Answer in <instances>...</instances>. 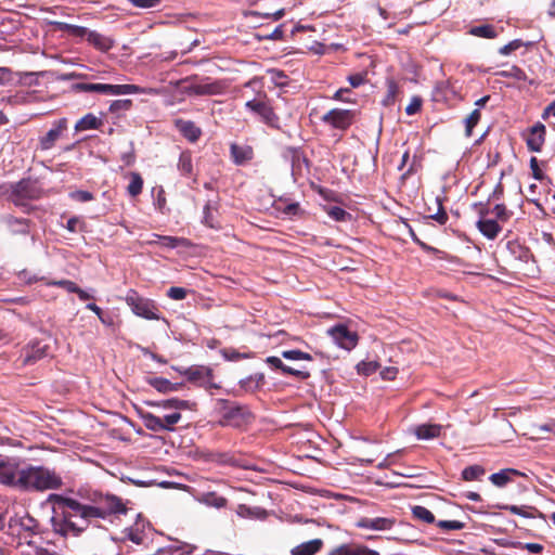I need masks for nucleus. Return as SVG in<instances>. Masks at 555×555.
I'll return each mask as SVG.
<instances>
[{"label":"nucleus","instance_id":"1","mask_svg":"<svg viewBox=\"0 0 555 555\" xmlns=\"http://www.w3.org/2000/svg\"><path fill=\"white\" fill-rule=\"evenodd\" d=\"M72 509L79 514L82 522L90 525L94 519H107L114 515L127 513L122 500L114 494L93 492L89 495V503H80L77 500H61Z\"/></svg>","mask_w":555,"mask_h":555},{"label":"nucleus","instance_id":"2","mask_svg":"<svg viewBox=\"0 0 555 555\" xmlns=\"http://www.w3.org/2000/svg\"><path fill=\"white\" fill-rule=\"evenodd\" d=\"M17 491L44 492L63 487V479L55 472L43 465L21 464Z\"/></svg>","mask_w":555,"mask_h":555},{"label":"nucleus","instance_id":"3","mask_svg":"<svg viewBox=\"0 0 555 555\" xmlns=\"http://www.w3.org/2000/svg\"><path fill=\"white\" fill-rule=\"evenodd\" d=\"M61 500H73L61 494L52 493L48 502L53 504L54 516L52 517L53 530L63 537H79L88 527V521L82 522L79 514L63 503Z\"/></svg>","mask_w":555,"mask_h":555},{"label":"nucleus","instance_id":"4","mask_svg":"<svg viewBox=\"0 0 555 555\" xmlns=\"http://www.w3.org/2000/svg\"><path fill=\"white\" fill-rule=\"evenodd\" d=\"M214 412L218 416V424L223 427L241 428L254 420L253 413L246 405L228 399H217Z\"/></svg>","mask_w":555,"mask_h":555},{"label":"nucleus","instance_id":"5","mask_svg":"<svg viewBox=\"0 0 555 555\" xmlns=\"http://www.w3.org/2000/svg\"><path fill=\"white\" fill-rule=\"evenodd\" d=\"M75 89L81 92H94L105 95H120V94H158V91L153 88H141L137 85H109V83H93V82H78Z\"/></svg>","mask_w":555,"mask_h":555},{"label":"nucleus","instance_id":"6","mask_svg":"<svg viewBox=\"0 0 555 555\" xmlns=\"http://www.w3.org/2000/svg\"><path fill=\"white\" fill-rule=\"evenodd\" d=\"M146 404L150 406H155L162 409L164 411H172L170 413L162 414L163 423L166 426L167 430H173L176 424H178L181 420V410L192 409L194 403L188 400H181L178 398H171L163 401H146Z\"/></svg>","mask_w":555,"mask_h":555},{"label":"nucleus","instance_id":"7","mask_svg":"<svg viewBox=\"0 0 555 555\" xmlns=\"http://www.w3.org/2000/svg\"><path fill=\"white\" fill-rule=\"evenodd\" d=\"M60 29L67 31L69 35L80 38H86L87 41L101 52L109 51L114 46V40L105 35L95 30H90L86 27L60 23Z\"/></svg>","mask_w":555,"mask_h":555},{"label":"nucleus","instance_id":"8","mask_svg":"<svg viewBox=\"0 0 555 555\" xmlns=\"http://www.w3.org/2000/svg\"><path fill=\"white\" fill-rule=\"evenodd\" d=\"M125 300L135 315L146 320H162L155 301L141 297L135 291L130 289ZM163 320L166 321L164 318Z\"/></svg>","mask_w":555,"mask_h":555},{"label":"nucleus","instance_id":"9","mask_svg":"<svg viewBox=\"0 0 555 555\" xmlns=\"http://www.w3.org/2000/svg\"><path fill=\"white\" fill-rule=\"evenodd\" d=\"M10 189L9 199L15 206H25L28 201L37 199L41 194V189L37 181L31 179H22L11 184Z\"/></svg>","mask_w":555,"mask_h":555},{"label":"nucleus","instance_id":"10","mask_svg":"<svg viewBox=\"0 0 555 555\" xmlns=\"http://www.w3.org/2000/svg\"><path fill=\"white\" fill-rule=\"evenodd\" d=\"M245 107L248 111L259 115L266 125L273 127V128L279 127V117L274 113L269 101L266 99V95L259 96L258 99L247 101L245 103Z\"/></svg>","mask_w":555,"mask_h":555},{"label":"nucleus","instance_id":"11","mask_svg":"<svg viewBox=\"0 0 555 555\" xmlns=\"http://www.w3.org/2000/svg\"><path fill=\"white\" fill-rule=\"evenodd\" d=\"M229 85L225 80L205 78L199 82L192 83L188 88V92L195 95H221L225 93Z\"/></svg>","mask_w":555,"mask_h":555},{"label":"nucleus","instance_id":"12","mask_svg":"<svg viewBox=\"0 0 555 555\" xmlns=\"http://www.w3.org/2000/svg\"><path fill=\"white\" fill-rule=\"evenodd\" d=\"M327 334L332 337L337 346L348 351L353 349L359 340L358 334L353 331H350L344 324H337L328 328Z\"/></svg>","mask_w":555,"mask_h":555},{"label":"nucleus","instance_id":"13","mask_svg":"<svg viewBox=\"0 0 555 555\" xmlns=\"http://www.w3.org/2000/svg\"><path fill=\"white\" fill-rule=\"evenodd\" d=\"M21 463L15 459L0 460V485L17 490Z\"/></svg>","mask_w":555,"mask_h":555},{"label":"nucleus","instance_id":"14","mask_svg":"<svg viewBox=\"0 0 555 555\" xmlns=\"http://www.w3.org/2000/svg\"><path fill=\"white\" fill-rule=\"evenodd\" d=\"M173 370L179 372L181 375L186 376L188 380L193 383H199L206 387H217L212 384V371L209 367L203 365H193L188 369H179L172 366Z\"/></svg>","mask_w":555,"mask_h":555},{"label":"nucleus","instance_id":"15","mask_svg":"<svg viewBox=\"0 0 555 555\" xmlns=\"http://www.w3.org/2000/svg\"><path fill=\"white\" fill-rule=\"evenodd\" d=\"M354 119V112L350 109L334 108L322 116V121L333 128L346 130Z\"/></svg>","mask_w":555,"mask_h":555},{"label":"nucleus","instance_id":"16","mask_svg":"<svg viewBox=\"0 0 555 555\" xmlns=\"http://www.w3.org/2000/svg\"><path fill=\"white\" fill-rule=\"evenodd\" d=\"M396 524L393 517H361L357 520L356 526L360 529L387 531Z\"/></svg>","mask_w":555,"mask_h":555},{"label":"nucleus","instance_id":"17","mask_svg":"<svg viewBox=\"0 0 555 555\" xmlns=\"http://www.w3.org/2000/svg\"><path fill=\"white\" fill-rule=\"evenodd\" d=\"M67 128V119L61 118L53 122V127L39 139V147L42 151L51 150Z\"/></svg>","mask_w":555,"mask_h":555},{"label":"nucleus","instance_id":"18","mask_svg":"<svg viewBox=\"0 0 555 555\" xmlns=\"http://www.w3.org/2000/svg\"><path fill=\"white\" fill-rule=\"evenodd\" d=\"M327 555H380L377 551L360 543H344L333 547Z\"/></svg>","mask_w":555,"mask_h":555},{"label":"nucleus","instance_id":"19","mask_svg":"<svg viewBox=\"0 0 555 555\" xmlns=\"http://www.w3.org/2000/svg\"><path fill=\"white\" fill-rule=\"evenodd\" d=\"M146 526L147 522L145 519H143L141 515H138L134 524L124 529V538L137 545L142 544L146 539Z\"/></svg>","mask_w":555,"mask_h":555},{"label":"nucleus","instance_id":"20","mask_svg":"<svg viewBox=\"0 0 555 555\" xmlns=\"http://www.w3.org/2000/svg\"><path fill=\"white\" fill-rule=\"evenodd\" d=\"M545 141V126L541 122L534 124L526 138V143L531 152H540Z\"/></svg>","mask_w":555,"mask_h":555},{"label":"nucleus","instance_id":"21","mask_svg":"<svg viewBox=\"0 0 555 555\" xmlns=\"http://www.w3.org/2000/svg\"><path fill=\"white\" fill-rule=\"evenodd\" d=\"M48 345L42 341H34L24 349L23 364H33L48 356Z\"/></svg>","mask_w":555,"mask_h":555},{"label":"nucleus","instance_id":"22","mask_svg":"<svg viewBox=\"0 0 555 555\" xmlns=\"http://www.w3.org/2000/svg\"><path fill=\"white\" fill-rule=\"evenodd\" d=\"M518 477H527V475L515 468H504L498 473L490 475L489 480L498 488H503L509 482H514Z\"/></svg>","mask_w":555,"mask_h":555},{"label":"nucleus","instance_id":"23","mask_svg":"<svg viewBox=\"0 0 555 555\" xmlns=\"http://www.w3.org/2000/svg\"><path fill=\"white\" fill-rule=\"evenodd\" d=\"M175 127L181 132V134L190 142H196L202 135V130L191 120H184L178 118L175 120Z\"/></svg>","mask_w":555,"mask_h":555},{"label":"nucleus","instance_id":"24","mask_svg":"<svg viewBox=\"0 0 555 555\" xmlns=\"http://www.w3.org/2000/svg\"><path fill=\"white\" fill-rule=\"evenodd\" d=\"M2 220L12 234L26 235L29 233L30 221L28 219L16 218L14 216L8 215V216L3 217Z\"/></svg>","mask_w":555,"mask_h":555},{"label":"nucleus","instance_id":"25","mask_svg":"<svg viewBox=\"0 0 555 555\" xmlns=\"http://www.w3.org/2000/svg\"><path fill=\"white\" fill-rule=\"evenodd\" d=\"M322 539H313L304 542L291 550L292 555H315L323 547Z\"/></svg>","mask_w":555,"mask_h":555},{"label":"nucleus","instance_id":"26","mask_svg":"<svg viewBox=\"0 0 555 555\" xmlns=\"http://www.w3.org/2000/svg\"><path fill=\"white\" fill-rule=\"evenodd\" d=\"M139 416L144 426L152 431H168L163 423L162 416L155 415L151 412L139 411Z\"/></svg>","mask_w":555,"mask_h":555},{"label":"nucleus","instance_id":"27","mask_svg":"<svg viewBox=\"0 0 555 555\" xmlns=\"http://www.w3.org/2000/svg\"><path fill=\"white\" fill-rule=\"evenodd\" d=\"M441 429L439 424H421L415 427L414 434L420 440H428L439 437Z\"/></svg>","mask_w":555,"mask_h":555},{"label":"nucleus","instance_id":"28","mask_svg":"<svg viewBox=\"0 0 555 555\" xmlns=\"http://www.w3.org/2000/svg\"><path fill=\"white\" fill-rule=\"evenodd\" d=\"M478 230L489 240H494L501 231L496 220L493 219H480L477 221Z\"/></svg>","mask_w":555,"mask_h":555},{"label":"nucleus","instance_id":"29","mask_svg":"<svg viewBox=\"0 0 555 555\" xmlns=\"http://www.w3.org/2000/svg\"><path fill=\"white\" fill-rule=\"evenodd\" d=\"M501 509L508 511L509 513L514 515L521 516L524 518H535L540 512L538 508L530 506V505H499L498 506Z\"/></svg>","mask_w":555,"mask_h":555},{"label":"nucleus","instance_id":"30","mask_svg":"<svg viewBox=\"0 0 555 555\" xmlns=\"http://www.w3.org/2000/svg\"><path fill=\"white\" fill-rule=\"evenodd\" d=\"M231 156L236 165H242L253 157V150L249 146L238 144L231 145Z\"/></svg>","mask_w":555,"mask_h":555},{"label":"nucleus","instance_id":"31","mask_svg":"<svg viewBox=\"0 0 555 555\" xmlns=\"http://www.w3.org/2000/svg\"><path fill=\"white\" fill-rule=\"evenodd\" d=\"M146 383L159 392L167 393L177 391L179 389L178 384L171 383L169 379L163 377H150Z\"/></svg>","mask_w":555,"mask_h":555},{"label":"nucleus","instance_id":"32","mask_svg":"<svg viewBox=\"0 0 555 555\" xmlns=\"http://www.w3.org/2000/svg\"><path fill=\"white\" fill-rule=\"evenodd\" d=\"M177 167L181 176L186 178L193 176V159L190 151L181 152Z\"/></svg>","mask_w":555,"mask_h":555},{"label":"nucleus","instance_id":"33","mask_svg":"<svg viewBox=\"0 0 555 555\" xmlns=\"http://www.w3.org/2000/svg\"><path fill=\"white\" fill-rule=\"evenodd\" d=\"M101 125V119H99L93 114H87L77 121V124L75 125V129L76 131L99 129Z\"/></svg>","mask_w":555,"mask_h":555},{"label":"nucleus","instance_id":"34","mask_svg":"<svg viewBox=\"0 0 555 555\" xmlns=\"http://www.w3.org/2000/svg\"><path fill=\"white\" fill-rule=\"evenodd\" d=\"M436 210L433 211L431 207H428L430 211L429 218L437 221L439 224H446L448 221V215L443 207V201L441 197L437 196L435 198Z\"/></svg>","mask_w":555,"mask_h":555},{"label":"nucleus","instance_id":"35","mask_svg":"<svg viewBox=\"0 0 555 555\" xmlns=\"http://www.w3.org/2000/svg\"><path fill=\"white\" fill-rule=\"evenodd\" d=\"M129 179L130 182L127 186V192L131 197H137L142 192L143 179L139 172H130Z\"/></svg>","mask_w":555,"mask_h":555},{"label":"nucleus","instance_id":"36","mask_svg":"<svg viewBox=\"0 0 555 555\" xmlns=\"http://www.w3.org/2000/svg\"><path fill=\"white\" fill-rule=\"evenodd\" d=\"M412 515L415 519L425 522V524H434L435 522V516L434 514L422 505H415L411 508Z\"/></svg>","mask_w":555,"mask_h":555},{"label":"nucleus","instance_id":"37","mask_svg":"<svg viewBox=\"0 0 555 555\" xmlns=\"http://www.w3.org/2000/svg\"><path fill=\"white\" fill-rule=\"evenodd\" d=\"M469 33L476 37H481V38H487V39H492L498 36V31L495 30L494 26L489 25V24L475 26L470 29Z\"/></svg>","mask_w":555,"mask_h":555},{"label":"nucleus","instance_id":"38","mask_svg":"<svg viewBox=\"0 0 555 555\" xmlns=\"http://www.w3.org/2000/svg\"><path fill=\"white\" fill-rule=\"evenodd\" d=\"M266 514V511L259 507H250L245 504H241L237 507V515L244 518H263Z\"/></svg>","mask_w":555,"mask_h":555},{"label":"nucleus","instance_id":"39","mask_svg":"<svg viewBox=\"0 0 555 555\" xmlns=\"http://www.w3.org/2000/svg\"><path fill=\"white\" fill-rule=\"evenodd\" d=\"M327 215L335 221L346 222L351 219V215L344 208L338 206H331L326 209Z\"/></svg>","mask_w":555,"mask_h":555},{"label":"nucleus","instance_id":"40","mask_svg":"<svg viewBox=\"0 0 555 555\" xmlns=\"http://www.w3.org/2000/svg\"><path fill=\"white\" fill-rule=\"evenodd\" d=\"M485 474V469L480 465H472L467 466L462 472V477L466 481H473L478 479L480 476Z\"/></svg>","mask_w":555,"mask_h":555},{"label":"nucleus","instance_id":"41","mask_svg":"<svg viewBox=\"0 0 555 555\" xmlns=\"http://www.w3.org/2000/svg\"><path fill=\"white\" fill-rule=\"evenodd\" d=\"M502 77L514 78L519 81H525L527 79L526 73L518 66L513 65L509 68L500 72Z\"/></svg>","mask_w":555,"mask_h":555},{"label":"nucleus","instance_id":"42","mask_svg":"<svg viewBox=\"0 0 555 555\" xmlns=\"http://www.w3.org/2000/svg\"><path fill=\"white\" fill-rule=\"evenodd\" d=\"M481 113L479 108H475L465 119V132L467 137L472 135L473 128L479 122Z\"/></svg>","mask_w":555,"mask_h":555},{"label":"nucleus","instance_id":"43","mask_svg":"<svg viewBox=\"0 0 555 555\" xmlns=\"http://www.w3.org/2000/svg\"><path fill=\"white\" fill-rule=\"evenodd\" d=\"M379 367L380 365L376 361H362L357 365L358 373L365 376L372 375Z\"/></svg>","mask_w":555,"mask_h":555},{"label":"nucleus","instance_id":"44","mask_svg":"<svg viewBox=\"0 0 555 555\" xmlns=\"http://www.w3.org/2000/svg\"><path fill=\"white\" fill-rule=\"evenodd\" d=\"M210 202H207L203 209V223L209 228H216L215 217H214V210Z\"/></svg>","mask_w":555,"mask_h":555},{"label":"nucleus","instance_id":"45","mask_svg":"<svg viewBox=\"0 0 555 555\" xmlns=\"http://www.w3.org/2000/svg\"><path fill=\"white\" fill-rule=\"evenodd\" d=\"M282 357L287 360H307L311 361L312 357L310 353L300 350H284Z\"/></svg>","mask_w":555,"mask_h":555},{"label":"nucleus","instance_id":"46","mask_svg":"<svg viewBox=\"0 0 555 555\" xmlns=\"http://www.w3.org/2000/svg\"><path fill=\"white\" fill-rule=\"evenodd\" d=\"M437 526L446 531H457L464 529L465 524L459 520H439Z\"/></svg>","mask_w":555,"mask_h":555},{"label":"nucleus","instance_id":"47","mask_svg":"<svg viewBox=\"0 0 555 555\" xmlns=\"http://www.w3.org/2000/svg\"><path fill=\"white\" fill-rule=\"evenodd\" d=\"M449 83L447 81H439L434 89V99L436 101L446 100L448 98Z\"/></svg>","mask_w":555,"mask_h":555},{"label":"nucleus","instance_id":"48","mask_svg":"<svg viewBox=\"0 0 555 555\" xmlns=\"http://www.w3.org/2000/svg\"><path fill=\"white\" fill-rule=\"evenodd\" d=\"M205 502L217 508H222L227 505L228 501L225 498L217 495L216 493H208L205 498Z\"/></svg>","mask_w":555,"mask_h":555},{"label":"nucleus","instance_id":"49","mask_svg":"<svg viewBox=\"0 0 555 555\" xmlns=\"http://www.w3.org/2000/svg\"><path fill=\"white\" fill-rule=\"evenodd\" d=\"M221 354L228 361H237L240 359L249 358L248 353H240L238 351L232 348L222 349Z\"/></svg>","mask_w":555,"mask_h":555},{"label":"nucleus","instance_id":"50","mask_svg":"<svg viewBox=\"0 0 555 555\" xmlns=\"http://www.w3.org/2000/svg\"><path fill=\"white\" fill-rule=\"evenodd\" d=\"M132 106V101L125 99V100H115L109 105V111L112 113H117L119 111H128Z\"/></svg>","mask_w":555,"mask_h":555},{"label":"nucleus","instance_id":"51","mask_svg":"<svg viewBox=\"0 0 555 555\" xmlns=\"http://www.w3.org/2000/svg\"><path fill=\"white\" fill-rule=\"evenodd\" d=\"M70 198L80 203L90 202L94 198L93 194L89 191L77 190L69 194Z\"/></svg>","mask_w":555,"mask_h":555},{"label":"nucleus","instance_id":"52","mask_svg":"<svg viewBox=\"0 0 555 555\" xmlns=\"http://www.w3.org/2000/svg\"><path fill=\"white\" fill-rule=\"evenodd\" d=\"M524 46V42L522 40L520 39H515V40H512L511 42H508L507 44L503 46L499 52L500 54L502 55H508L511 54L512 52L518 50L519 48H521Z\"/></svg>","mask_w":555,"mask_h":555},{"label":"nucleus","instance_id":"53","mask_svg":"<svg viewBox=\"0 0 555 555\" xmlns=\"http://www.w3.org/2000/svg\"><path fill=\"white\" fill-rule=\"evenodd\" d=\"M261 376L259 378L249 376L247 378H244L240 382V385L243 389L247 391H254L259 387V382L261 380Z\"/></svg>","mask_w":555,"mask_h":555},{"label":"nucleus","instance_id":"54","mask_svg":"<svg viewBox=\"0 0 555 555\" xmlns=\"http://www.w3.org/2000/svg\"><path fill=\"white\" fill-rule=\"evenodd\" d=\"M186 295L188 291L183 287L172 286L167 291V296L173 300H182Z\"/></svg>","mask_w":555,"mask_h":555},{"label":"nucleus","instance_id":"55","mask_svg":"<svg viewBox=\"0 0 555 555\" xmlns=\"http://www.w3.org/2000/svg\"><path fill=\"white\" fill-rule=\"evenodd\" d=\"M128 2L139 9H153L159 5L160 0H128Z\"/></svg>","mask_w":555,"mask_h":555},{"label":"nucleus","instance_id":"56","mask_svg":"<svg viewBox=\"0 0 555 555\" xmlns=\"http://www.w3.org/2000/svg\"><path fill=\"white\" fill-rule=\"evenodd\" d=\"M492 214L500 221H506L511 216V212L506 209V207L503 204L495 205L492 209Z\"/></svg>","mask_w":555,"mask_h":555},{"label":"nucleus","instance_id":"57","mask_svg":"<svg viewBox=\"0 0 555 555\" xmlns=\"http://www.w3.org/2000/svg\"><path fill=\"white\" fill-rule=\"evenodd\" d=\"M282 373L283 374H287V375L296 376V377H298L300 379H307L310 376L309 372L302 371V370H296V369H293L292 366H288L286 364H284Z\"/></svg>","mask_w":555,"mask_h":555},{"label":"nucleus","instance_id":"58","mask_svg":"<svg viewBox=\"0 0 555 555\" xmlns=\"http://www.w3.org/2000/svg\"><path fill=\"white\" fill-rule=\"evenodd\" d=\"M513 545L522 547V548L527 550L529 553H532V554H540V553L543 552V548H544L543 545L539 544V543H521V542H517V543H513Z\"/></svg>","mask_w":555,"mask_h":555},{"label":"nucleus","instance_id":"59","mask_svg":"<svg viewBox=\"0 0 555 555\" xmlns=\"http://www.w3.org/2000/svg\"><path fill=\"white\" fill-rule=\"evenodd\" d=\"M422 107V99L418 96L412 98L410 104L405 107V113L411 116L420 112Z\"/></svg>","mask_w":555,"mask_h":555},{"label":"nucleus","instance_id":"60","mask_svg":"<svg viewBox=\"0 0 555 555\" xmlns=\"http://www.w3.org/2000/svg\"><path fill=\"white\" fill-rule=\"evenodd\" d=\"M530 169L532 171V177L535 180L541 181L544 179V175H543L542 170L540 169L538 159L535 157L530 158Z\"/></svg>","mask_w":555,"mask_h":555},{"label":"nucleus","instance_id":"61","mask_svg":"<svg viewBox=\"0 0 555 555\" xmlns=\"http://www.w3.org/2000/svg\"><path fill=\"white\" fill-rule=\"evenodd\" d=\"M54 285H57L64 289H66L68 293H75L78 291L79 286L69 280H61L53 283Z\"/></svg>","mask_w":555,"mask_h":555},{"label":"nucleus","instance_id":"62","mask_svg":"<svg viewBox=\"0 0 555 555\" xmlns=\"http://www.w3.org/2000/svg\"><path fill=\"white\" fill-rule=\"evenodd\" d=\"M13 79V72L9 67H0V86L8 85Z\"/></svg>","mask_w":555,"mask_h":555},{"label":"nucleus","instance_id":"63","mask_svg":"<svg viewBox=\"0 0 555 555\" xmlns=\"http://www.w3.org/2000/svg\"><path fill=\"white\" fill-rule=\"evenodd\" d=\"M162 244L167 247H178L183 242V238L175 237V236H160Z\"/></svg>","mask_w":555,"mask_h":555},{"label":"nucleus","instance_id":"64","mask_svg":"<svg viewBox=\"0 0 555 555\" xmlns=\"http://www.w3.org/2000/svg\"><path fill=\"white\" fill-rule=\"evenodd\" d=\"M155 205L160 211H163V209L166 205L165 191L162 186H159L157 190V195L155 197Z\"/></svg>","mask_w":555,"mask_h":555}]
</instances>
